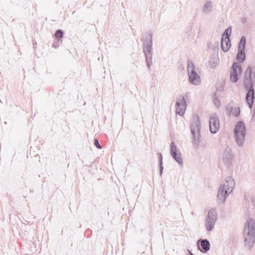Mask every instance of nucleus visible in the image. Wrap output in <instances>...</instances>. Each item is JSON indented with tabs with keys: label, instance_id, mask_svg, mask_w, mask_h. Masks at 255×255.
Masks as SVG:
<instances>
[{
	"label": "nucleus",
	"instance_id": "obj_9",
	"mask_svg": "<svg viewBox=\"0 0 255 255\" xmlns=\"http://www.w3.org/2000/svg\"><path fill=\"white\" fill-rule=\"evenodd\" d=\"M242 65L237 62H234L230 71V80L236 83L239 80V76L242 74Z\"/></svg>",
	"mask_w": 255,
	"mask_h": 255
},
{
	"label": "nucleus",
	"instance_id": "obj_19",
	"mask_svg": "<svg viewBox=\"0 0 255 255\" xmlns=\"http://www.w3.org/2000/svg\"><path fill=\"white\" fill-rule=\"evenodd\" d=\"M158 160L159 165V174L160 176L162 175L163 171V162H162V154L161 153H158Z\"/></svg>",
	"mask_w": 255,
	"mask_h": 255
},
{
	"label": "nucleus",
	"instance_id": "obj_16",
	"mask_svg": "<svg viewBox=\"0 0 255 255\" xmlns=\"http://www.w3.org/2000/svg\"><path fill=\"white\" fill-rule=\"evenodd\" d=\"M246 59V54L244 49H238V52L237 55V60L239 63H243Z\"/></svg>",
	"mask_w": 255,
	"mask_h": 255
},
{
	"label": "nucleus",
	"instance_id": "obj_3",
	"mask_svg": "<svg viewBox=\"0 0 255 255\" xmlns=\"http://www.w3.org/2000/svg\"><path fill=\"white\" fill-rule=\"evenodd\" d=\"M141 40L143 42V52L145 55L147 66L150 68L152 64V35L151 33H146Z\"/></svg>",
	"mask_w": 255,
	"mask_h": 255
},
{
	"label": "nucleus",
	"instance_id": "obj_26",
	"mask_svg": "<svg viewBox=\"0 0 255 255\" xmlns=\"http://www.w3.org/2000/svg\"><path fill=\"white\" fill-rule=\"evenodd\" d=\"M214 47L213 48V50H215L218 49V42L215 41L214 43Z\"/></svg>",
	"mask_w": 255,
	"mask_h": 255
},
{
	"label": "nucleus",
	"instance_id": "obj_6",
	"mask_svg": "<svg viewBox=\"0 0 255 255\" xmlns=\"http://www.w3.org/2000/svg\"><path fill=\"white\" fill-rule=\"evenodd\" d=\"M235 138L237 144L240 147L244 145L246 130L245 124L242 121L238 122L234 128Z\"/></svg>",
	"mask_w": 255,
	"mask_h": 255
},
{
	"label": "nucleus",
	"instance_id": "obj_2",
	"mask_svg": "<svg viewBox=\"0 0 255 255\" xmlns=\"http://www.w3.org/2000/svg\"><path fill=\"white\" fill-rule=\"evenodd\" d=\"M244 232L245 247L251 250L255 242V221L252 218L248 219Z\"/></svg>",
	"mask_w": 255,
	"mask_h": 255
},
{
	"label": "nucleus",
	"instance_id": "obj_18",
	"mask_svg": "<svg viewBox=\"0 0 255 255\" xmlns=\"http://www.w3.org/2000/svg\"><path fill=\"white\" fill-rule=\"evenodd\" d=\"M231 31H232V27L231 26L228 27V28L227 29H226L225 30V31H224V32L222 35V39H223V40H224V39H228V41L229 42V39H230L229 37L231 34Z\"/></svg>",
	"mask_w": 255,
	"mask_h": 255
},
{
	"label": "nucleus",
	"instance_id": "obj_20",
	"mask_svg": "<svg viewBox=\"0 0 255 255\" xmlns=\"http://www.w3.org/2000/svg\"><path fill=\"white\" fill-rule=\"evenodd\" d=\"M246 38L245 36H242L239 46H238V49H244L245 48L246 46Z\"/></svg>",
	"mask_w": 255,
	"mask_h": 255
},
{
	"label": "nucleus",
	"instance_id": "obj_30",
	"mask_svg": "<svg viewBox=\"0 0 255 255\" xmlns=\"http://www.w3.org/2000/svg\"><path fill=\"white\" fill-rule=\"evenodd\" d=\"M246 204H247V202H248V204H249V202H250V201H248V200L247 199H246Z\"/></svg>",
	"mask_w": 255,
	"mask_h": 255
},
{
	"label": "nucleus",
	"instance_id": "obj_15",
	"mask_svg": "<svg viewBox=\"0 0 255 255\" xmlns=\"http://www.w3.org/2000/svg\"><path fill=\"white\" fill-rule=\"evenodd\" d=\"M231 42L230 40L229 39V41H228V39H222L221 41V48L223 51L227 52L229 51L230 47L231 46Z\"/></svg>",
	"mask_w": 255,
	"mask_h": 255
},
{
	"label": "nucleus",
	"instance_id": "obj_22",
	"mask_svg": "<svg viewBox=\"0 0 255 255\" xmlns=\"http://www.w3.org/2000/svg\"><path fill=\"white\" fill-rule=\"evenodd\" d=\"M234 109V107L233 106H230V105H228L226 106V112L228 116H230L232 114Z\"/></svg>",
	"mask_w": 255,
	"mask_h": 255
},
{
	"label": "nucleus",
	"instance_id": "obj_25",
	"mask_svg": "<svg viewBox=\"0 0 255 255\" xmlns=\"http://www.w3.org/2000/svg\"><path fill=\"white\" fill-rule=\"evenodd\" d=\"M214 103L217 107H219L220 105V101L217 98L214 99Z\"/></svg>",
	"mask_w": 255,
	"mask_h": 255
},
{
	"label": "nucleus",
	"instance_id": "obj_27",
	"mask_svg": "<svg viewBox=\"0 0 255 255\" xmlns=\"http://www.w3.org/2000/svg\"><path fill=\"white\" fill-rule=\"evenodd\" d=\"M241 21L243 23H245L247 22L246 17L243 16L241 18Z\"/></svg>",
	"mask_w": 255,
	"mask_h": 255
},
{
	"label": "nucleus",
	"instance_id": "obj_29",
	"mask_svg": "<svg viewBox=\"0 0 255 255\" xmlns=\"http://www.w3.org/2000/svg\"><path fill=\"white\" fill-rule=\"evenodd\" d=\"M189 255H194L192 252H191L190 251H189Z\"/></svg>",
	"mask_w": 255,
	"mask_h": 255
},
{
	"label": "nucleus",
	"instance_id": "obj_5",
	"mask_svg": "<svg viewBox=\"0 0 255 255\" xmlns=\"http://www.w3.org/2000/svg\"><path fill=\"white\" fill-rule=\"evenodd\" d=\"M201 121L197 115L192 116L190 123V129L192 135V143L198 147L200 143Z\"/></svg>",
	"mask_w": 255,
	"mask_h": 255
},
{
	"label": "nucleus",
	"instance_id": "obj_10",
	"mask_svg": "<svg viewBox=\"0 0 255 255\" xmlns=\"http://www.w3.org/2000/svg\"><path fill=\"white\" fill-rule=\"evenodd\" d=\"M234 158V155L231 148L227 146L223 152L222 157L223 162L228 168H230L232 165Z\"/></svg>",
	"mask_w": 255,
	"mask_h": 255
},
{
	"label": "nucleus",
	"instance_id": "obj_21",
	"mask_svg": "<svg viewBox=\"0 0 255 255\" xmlns=\"http://www.w3.org/2000/svg\"><path fill=\"white\" fill-rule=\"evenodd\" d=\"M63 32L61 29H58L56 31L55 33V37L56 39L59 40L63 36Z\"/></svg>",
	"mask_w": 255,
	"mask_h": 255
},
{
	"label": "nucleus",
	"instance_id": "obj_23",
	"mask_svg": "<svg viewBox=\"0 0 255 255\" xmlns=\"http://www.w3.org/2000/svg\"><path fill=\"white\" fill-rule=\"evenodd\" d=\"M240 114V109L239 107H235L234 109L233 112L232 113V115H233L235 117H238L239 116Z\"/></svg>",
	"mask_w": 255,
	"mask_h": 255
},
{
	"label": "nucleus",
	"instance_id": "obj_17",
	"mask_svg": "<svg viewBox=\"0 0 255 255\" xmlns=\"http://www.w3.org/2000/svg\"><path fill=\"white\" fill-rule=\"evenodd\" d=\"M199 241H200L202 248L205 252L209 251L210 248V244L207 239H200Z\"/></svg>",
	"mask_w": 255,
	"mask_h": 255
},
{
	"label": "nucleus",
	"instance_id": "obj_12",
	"mask_svg": "<svg viewBox=\"0 0 255 255\" xmlns=\"http://www.w3.org/2000/svg\"><path fill=\"white\" fill-rule=\"evenodd\" d=\"M210 130L212 133H216L220 128V122L218 117L216 114L211 115L209 119Z\"/></svg>",
	"mask_w": 255,
	"mask_h": 255
},
{
	"label": "nucleus",
	"instance_id": "obj_1",
	"mask_svg": "<svg viewBox=\"0 0 255 255\" xmlns=\"http://www.w3.org/2000/svg\"><path fill=\"white\" fill-rule=\"evenodd\" d=\"M255 71L249 66L245 71L244 76V86L247 91L246 100L250 108H252L255 100Z\"/></svg>",
	"mask_w": 255,
	"mask_h": 255
},
{
	"label": "nucleus",
	"instance_id": "obj_4",
	"mask_svg": "<svg viewBox=\"0 0 255 255\" xmlns=\"http://www.w3.org/2000/svg\"><path fill=\"white\" fill-rule=\"evenodd\" d=\"M235 186V182L234 179L231 176L227 177L225 183L221 185L218 190L217 198L220 203H224Z\"/></svg>",
	"mask_w": 255,
	"mask_h": 255
},
{
	"label": "nucleus",
	"instance_id": "obj_13",
	"mask_svg": "<svg viewBox=\"0 0 255 255\" xmlns=\"http://www.w3.org/2000/svg\"><path fill=\"white\" fill-rule=\"evenodd\" d=\"M175 107L176 114L180 116H183L186 109V103L184 97H178L176 102Z\"/></svg>",
	"mask_w": 255,
	"mask_h": 255
},
{
	"label": "nucleus",
	"instance_id": "obj_7",
	"mask_svg": "<svg viewBox=\"0 0 255 255\" xmlns=\"http://www.w3.org/2000/svg\"><path fill=\"white\" fill-rule=\"evenodd\" d=\"M187 71L189 82L195 85H199L201 82L200 77L195 71L194 65L190 61H188L187 62Z\"/></svg>",
	"mask_w": 255,
	"mask_h": 255
},
{
	"label": "nucleus",
	"instance_id": "obj_8",
	"mask_svg": "<svg viewBox=\"0 0 255 255\" xmlns=\"http://www.w3.org/2000/svg\"><path fill=\"white\" fill-rule=\"evenodd\" d=\"M217 219V214L215 209H211L205 219V226L207 231L210 232L213 229Z\"/></svg>",
	"mask_w": 255,
	"mask_h": 255
},
{
	"label": "nucleus",
	"instance_id": "obj_28",
	"mask_svg": "<svg viewBox=\"0 0 255 255\" xmlns=\"http://www.w3.org/2000/svg\"><path fill=\"white\" fill-rule=\"evenodd\" d=\"M255 117V111L254 112L252 116V118H254Z\"/></svg>",
	"mask_w": 255,
	"mask_h": 255
},
{
	"label": "nucleus",
	"instance_id": "obj_31",
	"mask_svg": "<svg viewBox=\"0 0 255 255\" xmlns=\"http://www.w3.org/2000/svg\"><path fill=\"white\" fill-rule=\"evenodd\" d=\"M210 44H208V47H209V48H211Z\"/></svg>",
	"mask_w": 255,
	"mask_h": 255
},
{
	"label": "nucleus",
	"instance_id": "obj_24",
	"mask_svg": "<svg viewBox=\"0 0 255 255\" xmlns=\"http://www.w3.org/2000/svg\"><path fill=\"white\" fill-rule=\"evenodd\" d=\"M94 144L99 149L102 148V146L100 145L98 140L97 139H94Z\"/></svg>",
	"mask_w": 255,
	"mask_h": 255
},
{
	"label": "nucleus",
	"instance_id": "obj_14",
	"mask_svg": "<svg viewBox=\"0 0 255 255\" xmlns=\"http://www.w3.org/2000/svg\"><path fill=\"white\" fill-rule=\"evenodd\" d=\"M213 9L212 2L210 0L206 1L202 7V11L204 14H207L210 13Z\"/></svg>",
	"mask_w": 255,
	"mask_h": 255
},
{
	"label": "nucleus",
	"instance_id": "obj_11",
	"mask_svg": "<svg viewBox=\"0 0 255 255\" xmlns=\"http://www.w3.org/2000/svg\"><path fill=\"white\" fill-rule=\"evenodd\" d=\"M170 154L176 161L180 165H182L183 159L181 157L180 150L177 148L175 142L172 141L170 145Z\"/></svg>",
	"mask_w": 255,
	"mask_h": 255
}]
</instances>
